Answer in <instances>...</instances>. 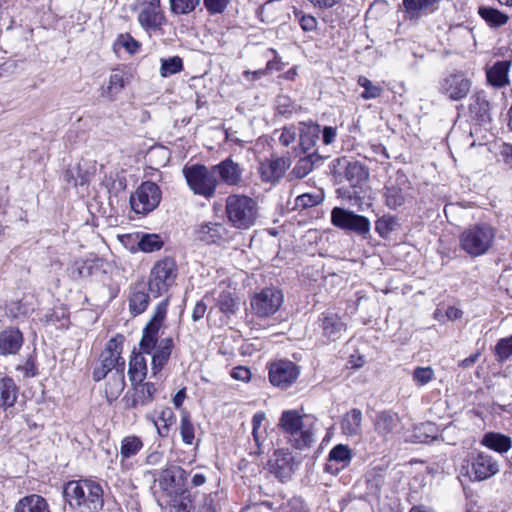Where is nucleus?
Here are the masks:
<instances>
[{"label":"nucleus","instance_id":"nucleus-46","mask_svg":"<svg viewBox=\"0 0 512 512\" xmlns=\"http://www.w3.org/2000/svg\"><path fill=\"white\" fill-rule=\"evenodd\" d=\"M184 69L183 60L179 56H172L161 59L159 73L161 77L166 78L171 75L180 73Z\"/></svg>","mask_w":512,"mask_h":512},{"label":"nucleus","instance_id":"nucleus-7","mask_svg":"<svg viewBox=\"0 0 512 512\" xmlns=\"http://www.w3.org/2000/svg\"><path fill=\"white\" fill-rule=\"evenodd\" d=\"M495 235L492 226H470L460 235V247L473 258L482 256L492 247Z\"/></svg>","mask_w":512,"mask_h":512},{"label":"nucleus","instance_id":"nucleus-48","mask_svg":"<svg viewBox=\"0 0 512 512\" xmlns=\"http://www.w3.org/2000/svg\"><path fill=\"white\" fill-rule=\"evenodd\" d=\"M172 507L176 512H191L194 509V500L189 490L184 489L172 499Z\"/></svg>","mask_w":512,"mask_h":512},{"label":"nucleus","instance_id":"nucleus-62","mask_svg":"<svg viewBox=\"0 0 512 512\" xmlns=\"http://www.w3.org/2000/svg\"><path fill=\"white\" fill-rule=\"evenodd\" d=\"M365 364V359L364 357L359 354L358 352L355 353V354H351L348 358V362H347V365H348V368H351V369H360L361 367H363Z\"/></svg>","mask_w":512,"mask_h":512},{"label":"nucleus","instance_id":"nucleus-56","mask_svg":"<svg viewBox=\"0 0 512 512\" xmlns=\"http://www.w3.org/2000/svg\"><path fill=\"white\" fill-rule=\"evenodd\" d=\"M322 201V196L320 194L313 195V194H302L299 195L295 200V206L297 208H307V207H313L317 204H319Z\"/></svg>","mask_w":512,"mask_h":512},{"label":"nucleus","instance_id":"nucleus-33","mask_svg":"<svg viewBox=\"0 0 512 512\" xmlns=\"http://www.w3.org/2000/svg\"><path fill=\"white\" fill-rule=\"evenodd\" d=\"M195 240L204 245H220L227 240L225 226H200L195 231Z\"/></svg>","mask_w":512,"mask_h":512},{"label":"nucleus","instance_id":"nucleus-30","mask_svg":"<svg viewBox=\"0 0 512 512\" xmlns=\"http://www.w3.org/2000/svg\"><path fill=\"white\" fill-rule=\"evenodd\" d=\"M480 444L489 450L505 454L512 448V438L500 432L489 431L482 436Z\"/></svg>","mask_w":512,"mask_h":512},{"label":"nucleus","instance_id":"nucleus-52","mask_svg":"<svg viewBox=\"0 0 512 512\" xmlns=\"http://www.w3.org/2000/svg\"><path fill=\"white\" fill-rule=\"evenodd\" d=\"M412 379L417 386H424L434 379V370L428 367H416Z\"/></svg>","mask_w":512,"mask_h":512},{"label":"nucleus","instance_id":"nucleus-5","mask_svg":"<svg viewBox=\"0 0 512 512\" xmlns=\"http://www.w3.org/2000/svg\"><path fill=\"white\" fill-rule=\"evenodd\" d=\"M178 275L179 268L175 257L166 255L156 260L150 268L147 280L153 298H159L176 285Z\"/></svg>","mask_w":512,"mask_h":512},{"label":"nucleus","instance_id":"nucleus-57","mask_svg":"<svg viewBox=\"0 0 512 512\" xmlns=\"http://www.w3.org/2000/svg\"><path fill=\"white\" fill-rule=\"evenodd\" d=\"M230 2L231 0H203L204 7L212 15L222 14Z\"/></svg>","mask_w":512,"mask_h":512},{"label":"nucleus","instance_id":"nucleus-64","mask_svg":"<svg viewBox=\"0 0 512 512\" xmlns=\"http://www.w3.org/2000/svg\"><path fill=\"white\" fill-rule=\"evenodd\" d=\"M300 26L304 31H313L316 29L317 20L311 15H304L300 19Z\"/></svg>","mask_w":512,"mask_h":512},{"label":"nucleus","instance_id":"nucleus-27","mask_svg":"<svg viewBox=\"0 0 512 512\" xmlns=\"http://www.w3.org/2000/svg\"><path fill=\"white\" fill-rule=\"evenodd\" d=\"M338 164L344 169V176L352 187H358L367 180L368 169L359 161L343 158L338 160Z\"/></svg>","mask_w":512,"mask_h":512},{"label":"nucleus","instance_id":"nucleus-61","mask_svg":"<svg viewBox=\"0 0 512 512\" xmlns=\"http://www.w3.org/2000/svg\"><path fill=\"white\" fill-rule=\"evenodd\" d=\"M206 310H207L206 304L202 300L198 301L192 310V315H191L192 320L194 322L201 320L204 317Z\"/></svg>","mask_w":512,"mask_h":512},{"label":"nucleus","instance_id":"nucleus-37","mask_svg":"<svg viewBox=\"0 0 512 512\" xmlns=\"http://www.w3.org/2000/svg\"><path fill=\"white\" fill-rule=\"evenodd\" d=\"M63 181L71 186H83L90 182L92 173L83 168L81 163L69 166L63 173Z\"/></svg>","mask_w":512,"mask_h":512},{"label":"nucleus","instance_id":"nucleus-60","mask_svg":"<svg viewBox=\"0 0 512 512\" xmlns=\"http://www.w3.org/2000/svg\"><path fill=\"white\" fill-rule=\"evenodd\" d=\"M118 44L123 46L129 53H135L139 48V43L129 34H122L118 38Z\"/></svg>","mask_w":512,"mask_h":512},{"label":"nucleus","instance_id":"nucleus-34","mask_svg":"<svg viewBox=\"0 0 512 512\" xmlns=\"http://www.w3.org/2000/svg\"><path fill=\"white\" fill-rule=\"evenodd\" d=\"M469 111L472 117L480 123L491 120L490 103L484 92H477L471 97Z\"/></svg>","mask_w":512,"mask_h":512},{"label":"nucleus","instance_id":"nucleus-19","mask_svg":"<svg viewBox=\"0 0 512 512\" xmlns=\"http://www.w3.org/2000/svg\"><path fill=\"white\" fill-rule=\"evenodd\" d=\"M23 332L17 326H8L0 331V356L17 355L24 344Z\"/></svg>","mask_w":512,"mask_h":512},{"label":"nucleus","instance_id":"nucleus-14","mask_svg":"<svg viewBox=\"0 0 512 512\" xmlns=\"http://www.w3.org/2000/svg\"><path fill=\"white\" fill-rule=\"evenodd\" d=\"M297 462L295 457L288 449H277L269 457L265 470L281 483L291 480Z\"/></svg>","mask_w":512,"mask_h":512},{"label":"nucleus","instance_id":"nucleus-39","mask_svg":"<svg viewBox=\"0 0 512 512\" xmlns=\"http://www.w3.org/2000/svg\"><path fill=\"white\" fill-rule=\"evenodd\" d=\"M362 412L358 408H352L346 412L340 422L343 434L347 436L357 435L361 430Z\"/></svg>","mask_w":512,"mask_h":512},{"label":"nucleus","instance_id":"nucleus-47","mask_svg":"<svg viewBox=\"0 0 512 512\" xmlns=\"http://www.w3.org/2000/svg\"><path fill=\"white\" fill-rule=\"evenodd\" d=\"M237 304V299L229 290L222 291L216 300L217 307L222 313L226 315L235 314L237 310Z\"/></svg>","mask_w":512,"mask_h":512},{"label":"nucleus","instance_id":"nucleus-21","mask_svg":"<svg viewBox=\"0 0 512 512\" xmlns=\"http://www.w3.org/2000/svg\"><path fill=\"white\" fill-rule=\"evenodd\" d=\"M351 459L352 451L349 446L337 444L330 450L324 470L336 475L350 464Z\"/></svg>","mask_w":512,"mask_h":512},{"label":"nucleus","instance_id":"nucleus-42","mask_svg":"<svg viewBox=\"0 0 512 512\" xmlns=\"http://www.w3.org/2000/svg\"><path fill=\"white\" fill-rule=\"evenodd\" d=\"M320 133V126L317 124H302L299 134V144L304 152L309 151L316 143Z\"/></svg>","mask_w":512,"mask_h":512},{"label":"nucleus","instance_id":"nucleus-18","mask_svg":"<svg viewBox=\"0 0 512 512\" xmlns=\"http://www.w3.org/2000/svg\"><path fill=\"white\" fill-rule=\"evenodd\" d=\"M103 266L104 260L96 255L76 259L69 267V275L75 280L92 277L105 272Z\"/></svg>","mask_w":512,"mask_h":512},{"label":"nucleus","instance_id":"nucleus-55","mask_svg":"<svg viewBox=\"0 0 512 512\" xmlns=\"http://www.w3.org/2000/svg\"><path fill=\"white\" fill-rule=\"evenodd\" d=\"M16 370L23 374L24 378H33L39 374L36 358L29 356L22 365H18Z\"/></svg>","mask_w":512,"mask_h":512},{"label":"nucleus","instance_id":"nucleus-1","mask_svg":"<svg viewBox=\"0 0 512 512\" xmlns=\"http://www.w3.org/2000/svg\"><path fill=\"white\" fill-rule=\"evenodd\" d=\"M169 297L158 302L150 319L142 329L139 341V352H132L128 363V377L131 384L143 382L148 368L144 354L151 355V372L157 376L170 361L175 348L171 336L160 339L161 331L165 328L168 314Z\"/></svg>","mask_w":512,"mask_h":512},{"label":"nucleus","instance_id":"nucleus-58","mask_svg":"<svg viewBox=\"0 0 512 512\" xmlns=\"http://www.w3.org/2000/svg\"><path fill=\"white\" fill-rule=\"evenodd\" d=\"M296 137H297L296 128L294 126H289V127H284L281 130L278 140L282 146L288 147L296 140Z\"/></svg>","mask_w":512,"mask_h":512},{"label":"nucleus","instance_id":"nucleus-32","mask_svg":"<svg viewBox=\"0 0 512 512\" xmlns=\"http://www.w3.org/2000/svg\"><path fill=\"white\" fill-rule=\"evenodd\" d=\"M146 418L153 423L160 438H167L170 435L171 428L176 423V415L168 406L162 407L158 419L151 415H147Z\"/></svg>","mask_w":512,"mask_h":512},{"label":"nucleus","instance_id":"nucleus-16","mask_svg":"<svg viewBox=\"0 0 512 512\" xmlns=\"http://www.w3.org/2000/svg\"><path fill=\"white\" fill-rule=\"evenodd\" d=\"M410 183L407 176L398 171L394 176L390 177L384 188V198L386 205L396 209L403 205L410 196Z\"/></svg>","mask_w":512,"mask_h":512},{"label":"nucleus","instance_id":"nucleus-22","mask_svg":"<svg viewBox=\"0 0 512 512\" xmlns=\"http://www.w3.org/2000/svg\"><path fill=\"white\" fill-rule=\"evenodd\" d=\"M318 321L322 335L331 341L339 339L342 331L346 330V324L342 321L341 317L334 312H322Z\"/></svg>","mask_w":512,"mask_h":512},{"label":"nucleus","instance_id":"nucleus-2","mask_svg":"<svg viewBox=\"0 0 512 512\" xmlns=\"http://www.w3.org/2000/svg\"><path fill=\"white\" fill-rule=\"evenodd\" d=\"M63 495L75 512H100L104 507V489L92 478L68 481L63 486Z\"/></svg>","mask_w":512,"mask_h":512},{"label":"nucleus","instance_id":"nucleus-3","mask_svg":"<svg viewBox=\"0 0 512 512\" xmlns=\"http://www.w3.org/2000/svg\"><path fill=\"white\" fill-rule=\"evenodd\" d=\"M278 427L288 436L291 446L303 450L312 446L314 441L313 424L306 425L304 416L299 411L284 410L279 418Z\"/></svg>","mask_w":512,"mask_h":512},{"label":"nucleus","instance_id":"nucleus-40","mask_svg":"<svg viewBox=\"0 0 512 512\" xmlns=\"http://www.w3.org/2000/svg\"><path fill=\"white\" fill-rule=\"evenodd\" d=\"M331 220L334 225L369 224V220L367 218L340 207H335L332 210Z\"/></svg>","mask_w":512,"mask_h":512},{"label":"nucleus","instance_id":"nucleus-43","mask_svg":"<svg viewBox=\"0 0 512 512\" xmlns=\"http://www.w3.org/2000/svg\"><path fill=\"white\" fill-rule=\"evenodd\" d=\"M397 424V417L389 411H382L376 415L375 430L379 435L386 436L394 430Z\"/></svg>","mask_w":512,"mask_h":512},{"label":"nucleus","instance_id":"nucleus-25","mask_svg":"<svg viewBox=\"0 0 512 512\" xmlns=\"http://www.w3.org/2000/svg\"><path fill=\"white\" fill-rule=\"evenodd\" d=\"M164 20L160 11V4L155 2L146 1L138 15L140 25L146 30L160 29Z\"/></svg>","mask_w":512,"mask_h":512},{"label":"nucleus","instance_id":"nucleus-38","mask_svg":"<svg viewBox=\"0 0 512 512\" xmlns=\"http://www.w3.org/2000/svg\"><path fill=\"white\" fill-rule=\"evenodd\" d=\"M195 425L188 410L182 409L179 423V434L182 442L187 446L197 445Z\"/></svg>","mask_w":512,"mask_h":512},{"label":"nucleus","instance_id":"nucleus-35","mask_svg":"<svg viewBox=\"0 0 512 512\" xmlns=\"http://www.w3.org/2000/svg\"><path fill=\"white\" fill-rule=\"evenodd\" d=\"M14 512H51L47 500L38 494L22 497L16 504Z\"/></svg>","mask_w":512,"mask_h":512},{"label":"nucleus","instance_id":"nucleus-36","mask_svg":"<svg viewBox=\"0 0 512 512\" xmlns=\"http://www.w3.org/2000/svg\"><path fill=\"white\" fill-rule=\"evenodd\" d=\"M125 386V369L112 372L105 383L104 393L107 401L112 403L117 400Z\"/></svg>","mask_w":512,"mask_h":512},{"label":"nucleus","instance_id":"nucleus-20","mask_svg":"<svg viewBox=\"0 0 512 512\" xmlns=\"http://www.w3.org/2000/svg\"><path fill=\"white\" fill-rule=\"evenodd\" d=\"M144 447L142 438L138 435L131 434L122 438L120 442V469L127 472L133 469L134 465L131 459L135 457Z\"/></svg>","mask_w":512,"mask_h":512},{"label":"nucleus","instance_id":"nucleus-54","mask_svg":"<svg viewBox=\"0 0 512 512\" xmlns=\"http://www.w3.org/2000/svg\"><path fill=\"white\" fill-rule=\"evenodd\" d=\"M200 0H170L171 11L175 14H188L198 6Z\"/></svg>","mask_w":512,"mask_h":512},{"label":"nucleus","instance_id":"nucleus-6","mask_svg":"<svg viewBox=\"0 0 512 512\" xmlns=\"http://www.w3.org/2000/svg\"><path fill=\"white\" fill-rule=\"evenodd\" d=\"M188 187L195 195L211 199L216 193L219 183L213 166L207 167L203 164L185 165L182 170Z\"/></svg>","mask_w":512,"mask_h":512},{"label":"nucleus","instance_id":"nucleus-28","mask_svg":"<svg viewBox=\"0 0 512 512\" xmlns=\"http://www.w3.org/2000/svg\"><path fill=\"white\" fill-rule=\"evenodd\" d=\"M20 387L8 375L0 377V408L7 410L13 408L19 397Z\"/></svg>","mask_w":512,"mask_h":512},{"label":"nucleus","instance_id":"nucleus-17","mask_svg":"<svg viewBox=\"0 0 512 512\" xmlns=\"http://www.w3.org/2000/svg\"><path fill=\"white\" fill-rule=\"evenodd\" d=\"M150 295L148 282L143 276L129 285L127 300L132 317H137L148 309L151 302Z\"/></svg>","mask_w":512,"mask_h":512},{"label":"nucleus","instance_id":"nucleus-12","mask_svg":"<svg viewBox=\"0 0 512 512\" xmlns=\"http://www.w3.org/2000/svg\"><path fill=\"white\" fill-rule=\"evenodd\" d=\"M226 213L232 222L250 224L258 218V206L254 199L234 194L226 199Z\"/></svg>","mask_w":512,"mask_h":512},{"label":"nucleus","instance_id":"nucleus-15","mask_svg":"<svg viewBox=\"0 0 512 512\" xmlns=\"http://www.w3.org/2000/svg\"><path fill=\"white\" fill-rule=\"evenodd\" d=\"M161 191L151 181H146L131 195L130 203L137 214H147L153 211L160 203Z\"/></svg>","mask_w":512,"mask_h":512},{"label":"nucleus","instance_id":"nucleus-29","mask_svg":"<svg viewBox=\"0 0 512 512\" xmlns=\"http://www.w3.org/2000/svg\"><path fill=\"white\" fill-rule=\"evenodd\" d=\"M121 241L137 240L138 249L144 253L159 251L164 246V241L158 234H125L121 236Z\"/></svg>","mask_w":512,"mask_h":512},{"label":"nucleus","instance_id":"nucleus-26","mask_svg":"<svg viewBox=\"0 0 512 512\" xmlns=\"http://www.w3.org/2000/svg\"><path fill=\"white\" fill-rule=\"evenodd\" d=\"M440 0H403L405 19L418 20L422 16L434 12Z\"/></svg>","mask_w":512,"mask_h":512},{"label":"nucleus","instance_id":"nucleus-4","mask_svg":"<svg viewBox=\"0 0 512 512\" xmlns=\"http://www.w3.org/2000/svg\"><path fill=\"white\" fill-rule=\"evenodd\" d=\"M125 336L117 333L109 339L98 357V361L92 370L94 382L104 380L109 373L125 369L126 363L122 356Z\"/></svg>","mask_w":512,"mask_h":512},{"label":"nucleus","instance_id":"nucleus-51","mask_svg":"<svg viewBox=\"0 0 512 512\" xmlns=\"http://www.w3.org/2000/svg\"><path fill=\"white\" fill-rule=\"evenodd\" d=\"M314 157V154H310L299 159L292 170V173L295 175V177L304 178L313 170Z\"/></svg>","mask_w":512,"mask_h":512},{"label":"nucleus","instance_id":"nucleus-45","mask_svg":"<svg viewBox=\"0 0 512 512\" xmlns=\"http://www.w3.org/2000/svg\"><path fill=\"white\" fill-rule=\"evenodd\" d=\"M44 323L54 325L57 328H68L70 323L69 312L63 307L54 308L44 316Z\"/></svg>","mask_w":512,"mask_h":512},{"label":"nucleus","instance_id":"nucleus-41","mask_svg":"<svg viewBox=\"0 0 512 512\" xmlns=\"http://www.w3.org/2000/svg\"><path fill=\"white\" fill-rule=\"evenodd\" d=\"M125 87L124 74L120 71H115L109 76L107 85L101 87V96L113 100Z\"/></svg>","mask_w":512,"mask_h":512},{"label":"nucleus","instance_id":"nucleus-53","mask_svg":"<svg viewBox=\"0 0 512 512\" xmlns=\"http://www.w3.org/2000/svg\"><path fill=\"white\" fill-rule=\"evenodd\" d=\"M275 105L277 113L285 117L291 116L296 111L295 103L286 95H279Z\"/></svg>","mask_w":512,"mask_h":512},{"label":"nucleus","instance_id":"nucleus-63","mask_svg":"<svg viewBox=\"0 0 512 512\" xmlns=\"http://www.w3.org/2000/svg\"><path fill=\"white\" fill-rule=\"evenodd\" d=\"M337 137V129L331 126H325L322 133L323 143L325 145L332 144Z\"/></svg>","mask_w":512,"mask_h":512},{"label":"nucleus","instance_id":"nucleus-50","mask_svg":"<svg viewBox=\"0 0 512 512\" xmlns=\"http://www.w3.org/2000/svg\"><path fill=\"white\" fill-rule=\"evenodd\" d=\"M357 83L364 88V91L360 95L364 100L376 99L383 93V88L380 85L374 84L365 76H359Z\"/></svg>","mask_w":512,"mask_h":512},{"label":"nucleus","instance_id":"nucleus-9","mask_svg":"<svg viewBox=\"0 0 512 512\" xmlns=\"http://www.w3.org/2000/svg\"><path fill=\"white\" fill-rule=\"evenodd\" d=\"M268 380L274 387L286 390L296 383L301 368L289 359H276L267 363Z\"/></svg>","mask_w":512,"mask_h":512},{"label":"nucleus","instance_id":"nucleus-8","mask_svg":"<svg viewBox=\"0 0 512 512\" xmlns=\"http://www.w3.org/2000/svg\"><path fill=\"white\" fill-rule=\"evenodd\" d=\"M462 471L471 481L486 480L498 473V462L482 451L470 453L464 460Z\"/></svg>","mask_w":512,"mask_h":512},{"label":"nucleus","instance_id":"nucleus-10","mask_svg":"<svg viewBox=\"0 0 512 512\" xmlns=\"http://www.w3.org/2000/svg\"><path fill=\"white\" fill-rule=\"evenodd\" d=\"M159 392V386L151 381L131 384L122 398L123 407L129 411L149 406L157 399Z\"/></svg>","mask_w":512,"mask_h":512},{"label":"nucleus","instance_id":"nucleus-49","mask_svg":"<svg viewBox=\"0 0 512 512\" xmlns=\"http://www.w3.org/2000/svg\"><path fill=\"white\" fill-rule=\"evenodd\" d=\"M494 355L498 363H504L512 357V334L497 341Z\"/></svg>","mask_w":512,"mask_h":512},{"label":"nucleus","instance_id":"nucleus-31","mask_svg":"<svg viewBox=\"0 0 512 512\" xmlns=\"http://www.w3.org/2000/svg\"><path fill=\"white\" fill-rule=\"evenodd\" d=\"M510 68L511 61L509 60L495 62L489 69H487V81L496 88H502L509 85Z\"/></svg>","mask_w":512,"mask_h":512},{"label":"nucleus","instance_id":"nucleus-23","mask_svg":"<svg viewBox=\"0 0 512 512\" xmlns=\"http://www.w3.org/2000/svg\"><path fill=\"white\" fill-rule=\"evenodd\" d=\"M215 175L226 185H239L242 182L243 169L231 158H226L217 165H213Z\"/></svg>","mask_w":512,"mask_h":512},{"label":"nucleus","instance_id":"nucleus-24","mask_svg":"<svg viewBox=\"0 0 512 512\" xmlns=\"http://www.w3.org/2000/svg\"><path fill=\"white\" fill-rule=\"evenodd\" d=\"M288 167L289 163L284 158L277 157L262 161L258 171L264 182H276L282 178Z\"/></svg>","mask_w":512,"mask_h":512},{"label":"nucleus","instance_id":"nucleus-13","mask_svg":"<svg viewBox=\"0 0 512 512\" xmlns=\"http://www.w3.org/2000/svg\"><path fill=\"white\" fill-rule=\"evenodd\" d=\"M471 88L472 80L462 71L451 72L439 81V92L453 102L465 99Z\"/></svg>","mask_w":512,"mask_h":512},{"label":"nucleus","instance_id":"nucleus-44","mask_svg":"<svg viewBox=\"0 0 512 512\" xmlns=\"http://www.w3.org/2000/svg\"><path fill=\"white\" fill-rule=\"evenodd\" d=\"M479 15L486 21V23L493 27L498 28L505 25L509 17L501 11L491 7H480Z\"/></svg>","mask_w":512,"mask_h":512},{"label":"nucleus","instance_id":"nucleus-11","mask_svg":"<svg viewBox=\"0 0 512 512\" xmlns=\"http://www.w3.org/2000/svg\"><path fill=\"white\" fill-rule=\"evenodd\" d=\"M284 302L283 292L276 287H266L250 299L251 310L258 318L274 315Z\"/></svg>","mask_w":512,"mask_h":512},{"label":"nucleus","instance_id":"nucleus-59","mask_svg":"<svg viewBox=\"0 0 512 512\" xmlns=\"http://www.w3.org/2000/svg\"><path fill=\"white\" fill-rule=\"evenodd\" d=\"M230 376L237 381L249 382L252 377V372L247 366L239 365L231 370Z\"/></svg>","mask_w":512,"mask_h":512}]
</instances>
